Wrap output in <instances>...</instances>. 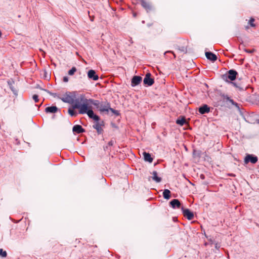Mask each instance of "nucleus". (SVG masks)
I'll list each match as a JSON object with an SVG mask.
<instances>
[{
	"label": "nucleus",
	"mask_w": 259,
	"mask_h": 259,
	"mask_svg": "<svg viewBox=\"0 0 259 259\" xmlns=\"http://www.w3.org/2000/svg\"><path fill=\"white\" fill-rule=\"evenodd\" d=\"M81 113H94V110L101 112L111 111L112 113H118L117 111L111 108L109 102L107 101L94 100L93 99H84V102L80 107Z\"/></svg>",
	"instance_id": "f257e3e1"
},
{
	"label": "nucleus",
	"mask_w": 259,
	"mask_h": 259,
	"mask_svg": "<svg viewBox=\"0 0 259 259\" xmlns=\"http://www.w3.org/2000/svg\"><path fill=\"white\" fill-rule=\"evenodd\" d=\"M60 99L65 103L71 104L73 109H78L79 111L78 113H81V108L80 107L83 105L84 102V99H85L84 97H81L80 98L74 99L72 96L66 94L64 97L60 98Z\"/></svg>",
	"instance_id": "f03ea898"
},
{
	"label": "nucleus",
	"mask_w": 259,
	"mask_h": 259,
	"mask_svg": "<svg viewBox=\"0 0 259 259\" xmlns=\"http://www.w3.org/2000/svg\"><path fill=\"white\" fill-rule=\"evenodd\" d=\"M90 118L94 120L93 127L97 130L98 134H101L103 132V127L104 126V122L101 120L97 114H88Z\"/></svg>",
	"instance_id": "7ed1b4c3"
},
{
	"label": "nucleus",
	"mask_w": 259,
	"mask_h": 259,
	"mask_svg": "<svg viewBox=\"0 0 259 259\" xmlns=\"http://www.w3.org/2000/svg\"><path fill=\"white\" fill-rule=\"evenodd\" d=\"M222 97H223V102L225 106L230 109L236 110V111L239 112V113H243L239 104L234 102L233 100L231 99L228 96L223 95Z\"/></svg>",
	"instance_id": "20e7f679"
},
{
	"label": "nucleus",
	"mask_w": 259,
	"mask_h": 259,
	"mask_svg": "<svg viewBox=\"0 0 259 259\" xmlns=\"http://www.w3.org/2000/svg\"><path fill=\"white\" fill-rule=\"evenodd\" d=\"M237 74L238 73L236 70L231 69L229 70L226 74L223 75V78L227 81L228 79H230L231 81H233L236 78Z\"/></svg>",
	"instance_id": "39448f33"
},
{
	"label": "nucleus",
	"mask_w": 259,
	"mask_h": 259,
	"mask_svg": "<svg viewBox=\"0 0 259 259\" xmlns=\"http://www.w3.org/2000/svg\"><path fill=\"white\" fill-rule=\"evenodd\" d=\"M257 157L252 154H247L244 158L245 163L250 162L251 163L254 164L257 162Z\"/></svg>",
	"instance_id": "423d86ee"
},
{
	"label": "nucleus",
	"mask_w": 259,
	"mask_h": 259,
	"mask_svg": "<svg viewBox=\"0 0 259 259\" xmlns=\"http://www.w3.org/2000/svg\"><path fill=\"white\" fill-rule=\"evenodd\" d=\"M184 216L189 220H192L194 218V213L188 208H184L183 207H181Z\"/></svg>",
	"instance_id": "0eeeda50"
},
{
	"label": "nucleus",
	"mask_w": 259,
	"mask_h": 259,
	"mask_svg": "<svg viewBox=\"0 0 259 259\" xmlns=\"http://www.w3.org/2000/svg\"><path fill=\"white\" fill-rule=\"evenodd\" d=\"M143 82L147 86H151L154 82V79L151 77V74L148 73L145 75Z\"/></svg>",
	"instance_id": "6e6552de"
},
{
	"label": "nucleus",
	"mask_w": 259,
	"mask_h": 259,
	"mask_svg": "<svg viewBox=\"0 0 259 259\" xmlns=\"http://www.w3.org/2000/svg\"><path fill=\"white\" fill-rule=\"evenodd\" d=\"M45 110L47 113H56L58 112H61L59 108H58L56 106L53 105L47 107Z\"/></svg>",
	"instance_id": "1a4fd4ad"
},
{
	"label": "nucleus",
	"mask_w": 259,
	"mask_h": 259,
	"mask_svg": "<svg viewBox=\"0 0 259 259\" xmlns=\"http://www.w3.org/2000/svg\"><path fill=\"white\" fill-rule=\"evenodd\" d=\"M141 5L147 11L149 12L152 10V7L149 2H146L145 0H141Z\"/></svg>",
	"instance_id": "9d476101"
},
{
	"label": "nucleus",
	"mask_w": 259,
	"mask_h": 259,
	"mask_svg": "<svg viewBox=\"0 0 259 259\" xmlns=\"http://www.w3.org/2000/svg\"><path fill=\"white\" fill-rule=\"evenodd\" d=\"M142 77L135 75L132 79L131 85L132 87H135L138 85L142 81Z\"/></svg>",
	"instance_id": "9b49d317"
},
{
	"label": "nucleus",
	"mask_w": 259,
	"mask_h": 259,
	"mask_svg": "<svg viewBox=\"0 0 259 259\" xmlns=\"http://www.w3.org/2000/svg\"><path fill=\"white\" fill-rule=\"evenodd\" d=\"M88 77L89 78L96 81L99 79L98 75L96 74V71L94 70H90L88 72Z\"/></svg>",
	"instance_id": "f8f14e48"
},
{
	"label": "nucleus",
	"mask_w": 259,
	"mask_h": 259,
	"mask_svg": "<svg viewBox=\"0 0 259 259\" xmlns=\"http://www.w3.org/2000/svg\"><path fill=\"white\" fill-rule=\"evenodd\" d=\"M169 204L171 207H172L174 209L181 208V203L178 199H172L170 201Z\"/></svg>",
	"instance_id": "ddd939ff"
},
{
	"label": "nucleus",
	"mask_w": 259,
	"mask_h": 259,
	"mask_svg": "<svg viewBox=\"0 0 259 259\" xmlns=\"http://www.w3.org/2000/svg\"><path fill=\"white\" fill-rule=\"evenodd\" d=\"M199 113H207L212 111H210V108L207 105L203 104L199 107Z\"/></svg>",
	"instance_id": "4468645a"
},
{
	"label": "nucleus",
	"mask_w": 259,
	"mask_h": 259,
	"mask_svg": "<svg viewBox=\"0 0 259 259\" xmlns=\"http://www.w3.org/2000/svg\"><path fill=\"white\" fill-rule=\"evenodd\" d=\"M205 56L207 59L211 60L213 62L217 60V56L211 52H206Z\"/></svg>",
	"instance_id": "2eb2a0df"
},
{
	"label": "nucleus",
	"mask_w": 259,
	"mask_h": 259,
	"mask_svg": "<svg viewBox=\"0 0 259 259\" xmlns=\"http://www.w3.org/2000/svg\"><path fill=\"white\" fill-rule=\"evenodd\" d=\"M177 124H179L181 126H183L185 124L187 123L186 118L184 116H180L178 118L176 121Z\"/></svg>",
	"instance_id": "dca6fc26"
},
{
	"label": "nucleus",
	"mask_w": 259,
	"mask_h": 259,
	"mask_svg": "<svg viewBox=\"0 0 259 259\" xmlns=\"http://www.w3.org/2000/svg\"><path fill=\"white\" fill-rule=\"evenodd\" d=\"M73 132L77 134H80L83 133L85 130L80 125H75L73 127Z\"/></svg>",
	"instance_id": "f3484780"
},
{
	"label": "nucleus",
	"mask_w": 259,
	"mask_h": 259,
	"mask_svg": "<svg viewBox=\"0 0 259 259\" xmlns=\"http://www.w3.org/2000/svg\"><path fill=\"white\" fill-rule=\"evenodd\" d=\"M7 83L14 94L17 95V90L13 86V84H14V81L13 79L8 80L7 81Z\"/></svg>",
	"instance_id": "a211bd4d"
},
{
	"label": "nucleus",
	"mask_w": 259,
	"mask_h": 259,
	"mask_svg": "<svg viewBox=\"0 0 259 259\" xmlns=\"http://www.w3.org/2000/svg\"><path fill=\"white\" fill-rule=\"evenodd\" d=\"M243 117L248 122L251 123H255L256 122L257 123L259 124V119H256L254 121L251 120L250 114H245V116Z\"/></svg>",
	"instance_id": "6ab92c4d"
},
{
	"label": "nucleus",
	"mask_w": 259,
	"mask_h": 259,
	"mask_svg": "<svg viewBox=\"0 0 259 259\" xmlns=\"http://www.w3.org/2000/svg\"><path fill=\"white\" fill-rule=\"evenodd\" d=\"M143 156L145 161L151 163L153 161V158L151 157V155L149 153L146 152H143Z\"/></svg>",
	"instance_id": "aec40b11"
},
{
	"label": "nucleus",
	"mask_w": 259,
	"mask_h": 259,
	"mask_svg": "<svg viewBox=\"0 0 259 259\" xmlns=\"http://www.w3.org/2000/svg\"><path fill=\"white\" fill-rule=\"evenodd\" d=\"M153 177H152V179L153 181H155L156 183H159L161 181V178L157 176V172L156 171H153L152 173Z\"/></svg>",
	"instance_id": "412c9836"
},
{
	"label": "nucleus",
	"mask_w": 259,
	"mask_h": 259,
	"mask_svg": "<svg viewBox=\"0 0 259 259\" xmlns=\"http://www.w3.org/2000/svg\"><path fill=\"white\" fill-rule=\"evenodd\" d=\"M171 192L168 189H165L163 192V196L166 199H169L170 197Z\"/></svg>",
	"instance_id": "4be33fe9"
},
{
	"label": "nucleus",
	"mask_w": 259,
	"mask_h": 259,
	"mask_svg": "<svg viewBox=\"0 0 259 259\" xmlns=\"http://www.w3.org/2000/svg\"><path fill=\"white\" fill-rule=\"evenodd\" d=\"M76 70H77L76 67H73L70 70L68 71V74L69 75H73L74 74V73L76 71Z\"/></svg>",
	"instance_id": "5701e85b"
},
{
	"label": "nucleus",
	"mask_w": 259,
	"mask_h": 259,
	"mask_svg": "<svg viewBox=\"0 0 259 259\" xmlns=\"http://www.w3.org/2000/svg\"><path fill=\"white\" fill-rule=\"evenodd\" d=\"M255 20L253 18H251L248 22V24L250 25L251 27H254L255 26V24L254 23Z\"/></svg>",
	"instance_id": "b1692460"
},
{
	"label": "nucleus",
	"mask_w": 259,
	"mask_h": 259,
	"mask_svg": "<svg viewBox=\"0 0 259 259\" xmlns=\"http://www.w3.org/2000/svg\"><path fill=\"white\" fill-rule=\"evenodd\" d=\"M7 255V253L6 251L4 250L3 249H0V256L6 257Z\"/></svg>",
	"instance_id": "393cba45"
},
{
	"label": "nucleus",
	"mask_w": 259,
	"mask_h": 259,
	"mask_svg": "<svg viewBox=\"0 0 259 259\" xmlns=\"http://www.w3.org/2000/svg\"><path fill=\"white\" fill-rule=\"evenodd\" d=\"M40 89L42 90H44V89H41V88H39ZM45 91L47 92V93H48L50 95H51V96H52L53 97H58V95L57 93H51L50 92H49V91L47 90H44Z\"/></svg>",
	"instance_id": "a878e982"
},
{
	"label": "nucleus",
	"mask_w": 259,
	"mask_h": 259,
	"mask_svg": "<svg viewBox=\"0 0 259 259\" xmlns=\"http://www.w3.org/2000/svg\"><path fill=\"white\" fill-rule=\"evenodd\" d=\"M180 51L182 52H184V53H186L187 52V49L186 48L184 47V46H182V47H178V48H177Z\"/></svg>",
	"instance_id": "bb28decb"
},
{
	"label": "nucleus",
	"mask_w": 259,
	"mask_h": 259,
	"mask_svg": "<svg viewBox=\"0 0 259 259\" xmlns=\"http://www.w3.org/2000/svg\"><path fill=\"white\" fill-rule=\"evenodd\" d=\"M32 98L34 100L35 103L38 101V97L37 95H33Z\"/></svg>",
	"instance_id": "cd10ccee"
},
{
	"label": "nucleus",
	"mask_w": 259,
	"mask_h": 259,
	"mask_svg": "<svg viewBox=\"0 0 259 259\" xmlns=\"http://www.w3.org/2000/svg\"><path fill=\"white\" fill-rule=\"evenodd\" d=\"M231 83H232L234 87L239 88L240 90H243V88H241L239 86H238L236 83L234 82H230Z\"/></svg>",
	"instance_id": "c85d7f7f"
},
{
	"label": "nucleus",
	"mask_w": 259,
	"mask_h": 259,
	"mask_svg": "<svg viewBox=\"0 0 259 259\" xmlns=\"http://www.w3.org/2000/svg\"><path fill=\"white\" fill-rule=\"evenodd\" d=\"M76 109H73V108L72 107V108H69L68 109V113H75L74 111V110H75Z\"/></svg>",
	"instance_id": "c756f323"
},
{
	"label": "nucleus",
	"mask_w": 259,
	"mask_h": 259,
	"mask_svg": "<svg viewBox=\"0 0 259 259\" xmlns=\"http://www.w3.org/2000/svg\"><path fill=\"white\" fill-rule=\"evenodd\" d=\"M245 52H246V53H250V54H251L252 53L254 52V50H247V49H245L244 50Z\"/></svg>",
	"instance_id": "7c9ffc66"
},
{
	"label": "nucleus",
	"mask_w": 259,
	"mask_h": 259,
	"mask_svg": "<svg viewBox=\"0 0 259 259\" xmlns=\"http://www.w3.org/2000/svg\"><path fill=\"white\" fill-rule=\"evenodd\" d=\"M114 141H113V140H111V141H110L108 142V146H113V145L114 144Z\"/></svg>",
	"instance_id": "2f4dec72"
},
{
	"label": "nucleus",
	"mask_w": 259,
	"mask_h": 259,
	"mask_svg": "<svg viewBox=\"0 0 259 259\" xmlns=\"http://www.w3.org/2000/svg\"><path fill=\"white\" fill-rule=\"evenodd\" d=\"M166 53H172L174 56V57L176 58V55L175 54H174V53L171 51H166L165 53H164V55H165Z\"/></svg>",
	"instance_id": "473e14b6"
},
{
	"label": "nucleus",
	"mask_w": 259,
	"mask_h": 259,
	"mask_svg": "<svg viewBox=\"0 0 259 259\" xmlns=\"http://www.w3.org/2000/svg\"><path fill=\"white\" fill-rule=\"evenodd\" d=\"M63 80L64 82H68V77L67 76H64Z\"/></svg>",
	"instance_id": "72a5a7b5"
},
{
	"label": "nucleus",
	"mask_w": 259,
	"mask_h": 259,
	"mask_svg": "<svg viewBox=\"0 0 259 259\" xmlns=\"http://www.w3.org/2000/svg\"><path fill=\"white\" fill-rule=\"evenodd\" d=\"M200 177H201V179H204V176L203 175H201Z\"/></svg>",
	"instance_id": "f704fd0d"
},
{
	"label": "nucleus",
	"mask_w": 259,
	"mask_h": 259,
	"mask_svg": "<svg viewBox=\"0 0 259 259\" xmlns=\"http://www.w3.org/2000/svg\"><path fill=\"white\" fill-rule=\"evenodd\" d=\"M76 115H77V114H70V115H71V116H72V117H73V116H75Z\"/></svg>",
	"instance_id": "c9c22d12"
},
{
	"label": "nucleus",
	"mask_w": 259,
	"mask_h": 259,
	"mask_svg": "<svg viewBox=\"0 0 259 259\" xmlns=\"http://www.w3.org/2000/svg\"><path fill=\"white\" fill-rule=\"evenodd\" d=\"M54 117H55V114H54V115L52 116V119H54Z\"/></svg>",
	"instance_id": "e433bc0d"
},
{
	"label": "nucleus",
	"mask_w": 259,
	"mask_h": 259,
	"mask_svg": "<svg viewBox=\"0 0 259 259\" xmlns=\"http://www.w3.org/2000/svg\"><path fill=\"white\" fill-rule=\"evenodd\" d=\"M108 148V146H106L105 147H104V150H106V149H107Z\"/></svg>",
	"instance_id": "4c0bfd02"
},
{
	"label": "nucleus",
	"mask_w": 259,
	"mask_h": 259,
	"mask_svg": "<svg viewBox=\"0 0 259 259\" xmlns=\"http://www.w3.org/2000/svg\"><path fill=\"white\" fill-rule=\"evenodd\" d=\"M246 29H248V26L246 27Z\"/></svg>",
	"instance_id": "58836bf2"
}]
</instances>
